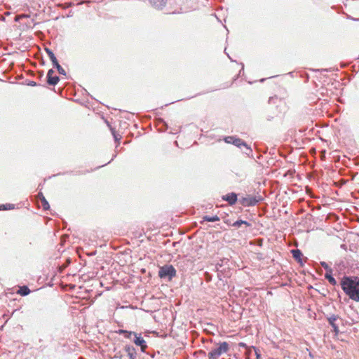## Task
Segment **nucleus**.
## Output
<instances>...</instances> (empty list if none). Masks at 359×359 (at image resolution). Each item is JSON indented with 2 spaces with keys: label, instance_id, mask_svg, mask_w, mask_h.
<instances>
[{
  "label": "nucleus",
  "instance_id": "f257e3e1",
  "mask_svg": "<svg viewBox=\"0 0 359 359\" xmlns=\"http://www.w3.org/2000/svg\"><path fill=\"white\" fill-rule=\"evenodd\" d=\"M341 287L351 299L359 301V280L345 277L341 281Z\"/></svg>",
  "mask_w": 359,
  "mask_h": 359
},
{
  "label": "nucleus",
  "instance_id": "f03ea898",
  "mask_svg": "<svg viewBox=\"0 0 359 359\" xmlns=\"http://www.w3.org/2000/svg\"><path fill=\"white\" fill-rule=\"evenodd\" d=\"M229 350V345L227 342H222L219 344L217 348H215L208 353L209 359H218L219 357L223 353H226Z\"/></svg>",
  "mask_w": 359,
  "mask_h": 359
},
{
  "label": "nucleus",
  "instance_id": "7ed1b4c3",
  "mask_svg": "<svg viewBox=\"0 0 359 359\" xmlns=\"http://www.w3.org/2000/svg\"><path fill=\"white\" fill-rule=\"evenodd\" d=\"M46 53H47L48 56L49 57L50 60L52 62L53 67L57 69L58 73L61 75H66V71L62 68V67L60 65L55 55L54 54L53 51L49 48L46 47L44 48Z\"/></svg>",
  "mask_w": 359,
  "mask_h": 359
},
{
  "label": "nucleus",
  "instance_id": "20e7f679",
  "mask_svg": "<svg viewBox=\"0 0 359 359\" xmlns=\"http://www.w3.org/2000/svg\"><path fill=\"white\" fill-rule=\"evenodd\" d=\"M176 275V270L172 265H165L160 268L158 276L161 278H168V280H172Z\"/></svg>",
  "mask_w": 359,
  "mask_h": 359
},
{
  "label": "nucleus",
  "instance_id": "39448f33",
  "mask_svg": "<svg viewBox=\"0 0 359 359\" xmlns=\"http://www.w3.org/2000/svg\"><path fill=\"white\" fill-rule=\"evenodd\" d=\"M225 142L229 144H233L239 148L244 147L246 149V151H245L246 154H250L252 151L250 147H249L241 139L236 138L233 136H229L225 138Z\"/></svg>",
  "mask_w": 359,
  "mask_h": 359
},
{
  "label": "nucleus",
  "instance_id": "423d86ee",
  "mask_svg": "<svg viewBox=\"0 0 359 359\" xmlns=\"http://www.w3.org/2000/svg\"><path fill=\"white\" fill-rule=\"evenodd\" d=\"M136 351L134 347L127 346L125 347L123 352L121 354V359H135Z\"/></svg>",
  "mask_w": 359,
  "mask_h": 359
},
{
  "label": "nucleus",
  "instance_id": "0eeeda50",
  "mask_svg": "<svg viewBox=\"0 0 359 359\" xmlns=\"http://www.w3.org/2000/svg\"><path fill=\"white\" fill-rule=\"evenodd\" d=\"M134 343L137 345V346H140L141 347V350L142 351L144 352L147 347V345L146 344V341H144V339L141 337L140 334H135V339H134Z\"/></svg>",
  "mask_w": 359,
  "mask_h": 359
},
{
  "label": "nucleus",
  "instance_id": "6e6552de",
  "mask_svg": "<svg viewBox=\"0 0 359 359\" xmlns=\"http://www.w3.org/2000/svg\"><path fill=\"white\" fill-rule=\"evenodd\" d=\"M257 202L258 200H257L256 198L250 196L243 197L241 200V203L245 206L255 205Z\"/></svg>",
  "mask_w": 359,
  "mask_h": 359
},
{
  "label": "nucleus",
  "instance_id": "1a4fd4ad",
  "mask_svg": "<svg viewBox=\"0 0 359 359\" xmlns=\"http://www.w3.org/2000/svg\"><path fill=\"white\" fill-rule=\"evenodd\" d=\"M337 319H338V316H335V315H332L327 318V320H328L330 325L332 327L333 332L335 333V334H337L339 333L338 326L335 323V322Z\"/></svg>",
  "mask_w": 359,
  "mask_h": 359
},
{
  "label": "nucleus",
  "instance_id": "9d476101",
  "mask_svg": "<svg viewBox=\"0 0 359 359\" xmlns=\"http://www.w3.org/2000/svg\"><path fill=\"white\" fill-rule=\"evenodd\" d=\"M223 199L226 201L230 205H233L237 201V195L235 193H230L223 196Z\"/></svg>",
  "mask_w": 359,
  "mask_h": 359
},
{
  "label": "nucleus",
  "instance_id": "9b49d317",
  "mask_svg": "<svg viewBox=\"0 0 359 359\" xmlns=\"http://www.w3.org/2000/svg\"><path fill=\"white\" fill-rule=\"evenodd\" d=\"M60 81V78L57 75L46 78V82L49 86H55Z\"/></svg>",
  "mask_w": 359,
  "mask_h": 359
},
{
  "label": "nucleus",
  "instance_id": "f8f14e48",
  "mask_svg": "<svg viewBox=\"0 0 359 359\" xmlns=\"http://www.w3.org/2000/svg\"><path fill=\"white\" fill-rule=\"evenodd\" d=\"M39 199L41 201V205L44 210H48L50 208L48 202L45 198L42 193L38 194Z\"/></svg>",
  "mask_w": 359,
  "mask_h": 359
},
{
  "label": "nucleus",
  "instance_id": "ddd939ff",
  "mask_svg": "<svg viewBox=\"0 0 359 359\" xmlns=\"http://www.w3.org/2000/svg\"><path fill=\"white\" fill-rule=\"evenodd\" d=\"M150 4L154 8L157 9H162L166 4V3L161 2V0H149Z\"/></svg>",
  "mask_w": 359,
  "mask_h": 359
},
{
  "label": "nucleus",
  "instance_id": "4468645a",
  "mask_svg": "<svg viewBox=\"0 0 359 359\" xmlns=\"http://www.w3.org/2000/svg\"><path fill=\"white\" fill-rule=\"evenodd\" d=\"M203 219L204 221L214 222L219 221V217L217 215H214V216L205 215L203 217Z\"/></svg>",
  "mask_w": 359,
  "mask_h": 359
},
{
  "label": "nucleus",
  "instance_id": "2eb2a0df",
  "mask_svg": "<svg viewBox=\"0 0 359 359\" xmlns=\"http://www.w3.org/2000/svg\"><path fill=\"white\" fill-rule=\"evenodd\" d=\"M291 252H292L293 257L295 259H297L299 262H300L301 261V257L302 256V252L299 250H298V249L292 250Z\"/></svg>",
  "mask_w": 359,
  "mask_h": 359
},
{
  "label": "nucleus",
  "instance_id": "dca6fc26",
  "mask_svg": "<svg viewBox=\"0 0 359 359\" xmlns=\"http://www.w3.org/2000/svg\"><path fill=\"white\" fill-rule=\"evenodd\" d=\"M30 292V290L27 286H22L18 290V293L22 296H25L29 294Z\"/></svg>",
  "mask_w": 359,
  "mask_h": 359
},
{
  "label": "nucleus",
  "instance_id": "f3484780",
  "mask_svg": "<svg viewBox=\"0 0 359 359\" xmlns=\"http://www.w3.org/2000/svg\"><path fill=\"white\" fill-rule=\"evenodd\" d=\"M241 224H245L248 226H250V224L246 221L238 220L233 224V226L238 228L241 226Z\"/></svg>",
  "mask_w": 359,
  "mask_h": 359
},
{
  "label": "nucleus",
  "instance_id": "a211bd4d",
  "mask_svg": "<svg viewBox=\"0 0 359 359\" xmlns=\"http://www.w3.org/2000/svg\"><path fill=\"white\" fill-rule=\"evenodd\" d=\"M325 278L328 280V281L330 282V283H331L332 285H335V284H336V280H335V279L332 276V275H331V274L326 273V274H325Z\"/></svg>",
  "mask_w": 359,
  "mask_h": 359
},
{
  "label": "nucleus",
  "instance_id": "6ab92c4d",
  "mask_svg": "<svg viewBox=\"0 0 359 359\" xmlns=\"http://www.w3.org/2000/svg\"><path fill=\"white\" fill-rule=\"evenodd\" d=\"M300 76L304 79L305 82H307L309 79V75L306 72L300 73Z\"/></svg>",
  "mask_w": 359,
  "mask_h": 359
},
{
  "label": "nucleus",
  "instance_id": "aec40b11",
  "mask_svg": "<svg viewBox=\"0 0 359 359\" xmlns=\"http://www.w3.org/2000/svg\"><path fill=\"white\" fill-rule=\"evenodd\" d=\"M136 333L134 332L127 331L124 334L125 337L130 339L133 335L135 337Z\"/></svg>",
  "mask_w": 359,
  "mask_h": 359
},
{
  "label": "nucleus",
  "instance_id": "412c9836",
  "mask_svg": "<svg viewBox=\"0 0 359 359\" xmlns=\"http://www.w3.org/2000/svg\"><path fill=\"white\" fill-rule=\"evenodd\" d=\"M55 72L53 69H50L48 71L46 78L53 76Z\"/></svg>",
  "mask_w": 359,
  "mask_h": 359
},
{
  "label": "nucleus",
  "instance_id": "4be33fe9",
  "mask_svg": "<svg viewBox=\"0 0 359 359\" xmlns=\"http://www.w3.org/2000/svg\"><path fill=\"white\" fill-rule=\"evenodd\" d=\"M2 206H4V210H8V209H12L13 208V205H11V204H6V205H2Z\"/></svg>",
  "mask_w": 359,
  "mask_h": 359
},
{
  "label": "nucleus",
  "instance_id": "5701e85b",
  "mask_svg": "<svg viewBox=\"0 0 359 359\" xmlns=\"http://www.w3.org/2000/svg\"><path fill=\"white\" fill-rule=\"evenodd\" d=\"M346 18L347 19H350V20H354V21H358L359 20V18H353L351 15H347V14H346Z\"/></svg>",
  "mask_w": 359,
  "mask_h": 359
},
{
  "label": "nucleus",
  "instance_id": "b1692460",
  "mask_svg": "<svg viewBox=\"0 0 359 359\" xmlns=\"http://www.w3.org/2000/svg\"><path fill=\"white\" fill-rule=\"evenodd\" d=\"M27 85L30 86H36V83L35 81H29Z\"/></svg>",
  "mask_w": 359,
  "mask_h": 359
},
{
  "label": "nucleus",
  "instance_id": "393cba45",
  "mask_svg": "<svg viewBox=\"0 0 359 359\" xmlns=\"http://www.w3.org/2000/svg\"><path fill=\"white\" fill-rule=\"evenodd\" d=\"M126 332H127V330H118L116 332H117L118 334H125Z\"/></svg>",
  "mask_w": 359,
  "mask_h": 359
},
{
  "label": "nucleus",
  "instance_id": "a878e982",
  "mask_svg": "<svg viewBox=\"0 0 359 359\" xmlns=\"http://www.w3.org/2000/svg\"><path fill=\"white\" fill-rule=\"evenodd\" d=\"M237 80H238V78H236V79H233V82H232V83H231V87H232V88H234V87H235L233 85H234V83H236V81Z\"/></svg>",
  "mask_w": 359,
  "mask_h": 359
},
{
  "label": "nucleus",
  "instance_id": "bb28decb",
  "mask_svg": "<svg viewBox=\"0 0 359 359\" xmlns=\"http://www.w3.org/2000/svg\"><path fill=\"white\" fill-rule=\"evenodd\" d=\"M321 264L325 269H327L328 267L327 264L325 262H322Z\"/></svg>",
  "mask_w": 359,
  "mask_h": 359
},
{
  "label": "nucleus",
  "instance_id": "cd10ccee",
  "mask_svg": "<svg viewBox=\"0 0 359 359\" xmlns=\"http://www.w3.org/2000/svg\"><path fill=\"white\" fill-rule=\"evenodd\" d=\"M255 354H256L257 359H259L260 354L257 351H255Z\"/></svg>",
  "mask_w": 359,
  "mask_h": 359
},
{
  "label": "nucleus",
  "instance_id": "c85d7f7f",
  "mask_svg": "<svg viewBox=\"0 0 359 359\" xmlns=\"http://www.w3.org/2000/svg\"><path fill=\"white\" fill-rule=\"evenodd\" d=\"M72 99H73L74 100H75L76 102H80V103H83V102H82V101H81V100H80L79 99H78V98L74 97V98H72Z\"/></svg>",
  "mask_w": 359,
  "mask_h": 359
},
{
  "label": "nucleus",
  "instance_id": "c756f323",
  "mask_svg": "<svg viewBox=\"0 0 359 359\" xmlns=\"http://www.w3.org/2000/svg\"><path fill=\"white\" fill-rule=\"evenodd\" d=\"M241 65H242V68H241V69L239 72V75L241 74L242 71L243 72V69H244V65H243V63H241Z\"/></svg>",
  "mask_w": 359,
  "mask_h": 359
},
{
  "label": "nucleus",
  "instance_id": "7c9ffc66",
  "mask_svg": "<svg viewBox=\"0 0 359 359\" xmlns=\"http://www.w3.org/2000/svg\"><path fill=\"white\" fill-rule=\"evenodd\" d=\"M266 79H262L259 80L260 82H264Z\"/></svg>",
  "mask_w": 359,
  "mask_h": 359
},
{
  "label": "nucleus",
  "instance_id": "2f4dec72",
  "mask_svg": "<svg viewBox=\"0 0 359 359\" xmlns=\"http://www.w3.org/2000/svg\"><path fill=\"white\" fill-rule=\"evenodd\" d=\"M163 3H167V0H161Z\"/></svg>",
  "mask_w": 359,
  "mask_h": 359
},
{
  "label": "nucleus",
  "instance_id": "473e14b6",
  "mask_svg": "<svg viewBox=\"0 0 359 359\" xmlns=\"http://www.w3.org/2000/svg\"><path fill=\"white\" fill-rule=\"evenodd\" d=\"M3 208H4V206H2V205H0V210H4Z\"/></svg>",
  "mask_w": 359,
  "mask_h": 359
},
{
  "label": "nucleus",
  "instance_id": "72a5a7b5",
  "mask_svg": "<svg viewBox=\"0 0 359 359\" xmlns=\"http://www.w3.org/2000/svg\"><path fill=\"white\" fill-rule=\"evenodd\" d=\"M226 55H227L228 57H229L231 61H233V60L230 57V55H229L227 53H226Z\"/></svg>",
  "mask_w": 359,
  "mask_h": 359
},
{
  "label": "nucleus",
  "instance_id": "f704fd0d",
  "mask_svg": "<svg viewBox=\"0 0 359 359\" xmlns=\"http://www.w3.org/2000/svg\"><path fill=\"white\" fill-rule=\"evenodd\" d=\"M57 90H63V88H59Z\"/></svg>",
  "mask_w": 359,
  "mask_h": 359
},
{
  "label": "nucleus",
  "instance_id": "c9c22d12",
  "mask_svg": "<svg viewBox=\"0 0 359 359\" xmlns=\"http://www.w3.org/2000/svg\"><path fill=\"white\" fill-rule=\"evenodd\" d=\"M74 97H76V91H74Z\"/></svg>",
  "mask_w": 359,
  "mask_h": 359
}]
</instances>
